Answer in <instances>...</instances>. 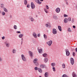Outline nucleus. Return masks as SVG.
Returning <instances> with one entry per match:
<instances>
[{"instance_id": "1", "label": "nucleus", "mask_w": 77, "mask_h": 77, "mask_svg": "<svg viewBox=\"0 0 77 77\" xmlns=\"http://www.w3.org/2000/svg\"><path fill=\"white\" fill-rule=\"evenodd\" d=\"M65 51L66 53V56H69V54H70V53H69V49H65Z\"/></svg>"}, {"instance_id": "2", "label": "nucleus", "mask_w": 77, "mask_h": 77, "mask_svg": "<svg viewBox=\"0 0 77 77\" xmlns=\"http://www.w3.org/2000/svg\"><path fill=\"white\" fill-rule=\"evenodd\" d=\"M22 59L23 61L24 62H26L27 61V59L25 57L24 55L23 54H22L21 55Z\"/></svg>"}, {"instance_id": "3", "label": "nucleus", "mask_w": 77, "mask_h": 77, "mask_svg": "<svg viewBox=\"0 0 77 77\" xmlns=\"http://www.w3.org/2000/svg\"><path fill=\"white\" fill-rule=\"evenodd\" d=\"M46 43L49 46H51V45L52 43H53V41H52V40H50V41Z\"/></svg>"}, {"instance_id": "4", "label": "nucleus", "mask_w": 77, "mask_h": 77, "mask_svg": "<svg viewBox=\"0 0 77 77\" xmlns=\"http://www.w3.org/2000/svg\"><path fill=\"white\" fill-rule=\"evenodd\" d=\"M52 33L54 35H56V34H57V30L55 29L54 28L53 29Z\"/></svg>"}, {"instance_id": "5", "label": "nucleus", "mask_w": 77, "mask_h": 77, "mask_svg": "<svg viewBox=\"0 0 77 77\" xmlns=\"http://www.w3.org/2000/svg\"><path fill=\"white\" fill-rule=\"evenodd\" d=\"M70 62L71 64L73 65L74 63V59L72 58H70Z\"/></svg>"}, {"instance_id": "6", "label": "nucleus", "mask_w": 77, "mask_h": 77, "mask_svg": "<svg viewBox=\"0 0 77 77\" xmlns=\"http://www.w3.org/2000/svg\"><path fill=\"white\" fill-rule=\"evenodd\" d=\"M45 7L46 8V9L45 8L44 11L46 13H48V11H47V9H49V7L47 5H46Z\"/></svg>"}, {"instance_id": "7", "label": "nucleus", "mask_w": 77, "mask_h": 77, "mask_svg": "<svg viewBox=\"0 0 77 77\" xmlns=\"http://www.w3.org/2000/svg\"><path fill=\"white\" fill-rule=\"evenodd\" d=\"M31 7L32 9H35V4L33 2H31Z\"/></svg>"}, {"instance_id": "8", "label": "nucleus", "mask_w": 77, "mask_h": 77, "mask_svg": "<svg viewBox=\"0 0 77 77\" xmlns=\"http://www.w3.org/2000/svg\"><path fill=\"white\" fill-rule=\"evenodd\" d=\"M5 44L7 47H9V45H10V43L8 42H5Z\"/></svg>"}, {"instance_id": "9", "label": "nucleus", "mask_w": 77, "mask_h": 77, "mask_svg": "<svg viewBox=\"0 0 77 77\" xmlns=\"http://www.w3.org/2000/svg\"><path fill=\"white\" fill-rule=\"evenodd\" d=\"M35 1L38 4V5H41V2H40L39 0H35Z\"/></svg>"}, {"instance_id": "10", "label": "nucleus", "mask_w": 77, "mask_h": 77, "mask_svg": "<svg viewBox=\"0 0 77 77\" xmlns=\"http://www.w3.org/2000/svg\"><path fill=\"white\" fill-rule=\"evenodd\" d=\"M29 54L30 56H31V57H33V52H32V51H29Z\"/></svg>"}, {"instance_id": "11", "label": "nucleus", "mask_w": 77, "mask_h": 77, "mask_svg": "<svg viewBox=\"0 0 77 77\" xmlns=\"http://www.w3.org/2000/svg\"><path fill=\"white\" fill-rule=\"evenodd\" d=\"M60 9L59 8H57L56 9L55 11L57 13H59L60 12Z\"/></svg>"}, {"instance_id": "12", "label": "nucleus", "mask_w": 77, "mask_h": 77, "mask_svg": "<svg viewBox=\"0 0 77 77\" xmlns=\"http://www.w3.org/2000/svg\"><path fill=\"white\" fill-rule=\"evenodd\" d=\"M33 36H34L35 38H37V36H36V33L35 32H33L32 33Z\"/></svg>"}, {"instance_id": "13", "label": "nucleus", "mask_w": 77, "mask_h": 77, "mask_svg": "<svg viewBox=\"0 0 77 77\" xmlns=\"http://www.w3.org/2000/svg\"><path fill=\"white\" fill-rule=\"evenodd\" d=\"M64 21L65 23H67L68 22V19L66 18L64 19Z\"/></svg>"}, {"instance_id": "14", "label": "nucleus", "mask_w": 77, "mask_h": 77, "mask_svg": "<svg viewBox=\"0 0 77 77\" xmlns=\"http://www.w3.org/2000/svg\"><path fill=\"white\" fill-rule=\"evenodd\" d=\"M48 58H45L44 59V61L45 62V63H47V62H48Z\"/></svg>"}, {"instance_id": "15", "label": "nucleus", "mask_w": 77, "mask_h": 77, "mask_svg": "<svg viewBox=\"0 0 77 77\" xmlns=\"http://www.w3.org/2000/svg\"><path fill=\"white\" fill-rule=\"evenodd\" d=\"M42 56H43V57H46L47 56H48V55L47 53H45L42 54Z\"/></svg>"}, {"instance_id": "16", "label": "nucleus", "mask_w": 77, "mask_h": 77, "mask_svg": "<svg viewBox=\"0 0 77 77\" xmlns=\"http://www.w3.org/2000/svg\"><path fill=\"white\" fill-rule=\"evenodd\" d=\"M40 67L41 68H44L45 67V65L44 64H42L40 65Z\"/></svg>"}, {"instance_id": "17", "label": "nucleus", "mask_w": 77, "mask_h": 77, "mask_svg": "<svg viewBox=\"0 0 77 77\" xmlns=\"http://www.w3.org/2000/svg\"><path fill=\"white\" fill-rule=\"evenodd\" d=\"M1 8H2V9H3L4 8H5V5H4V4H1Z\"/></svg>"}, {"instance_id": "18", "label": "nucleus", "mask_w": 77, "mask_h": 77, "mask_svg": "<svg viewBox=\"0 0 77 77\" xmlns=\"http://www.w3.org/2000/svg\"><path fill=\"white\" fill-rule=\"evenodd\" d=\"M45 77H48V73L46 72L45 74Z\"/></svg>"}, {"instance_id": "19", "label": "nucleus", "mask_w": 77, "mask_h": 77, "mask_svg": "<svg viewBox=\"0 0 77 77\" xmlns=\"http://www.w3.org/2000/svg\"><path fill=\"white\" fill-rule=\"evenodd\" d=\"M38 70L39 72H40V73H42V69H41V68H38Z\"/></svg>"}, {"instance_id": "20", "label": "nucleus", "mask_w": 77, "mask_h": 77, "mask_svg": "<svg viewBox=\"0 0 77 77\" xmlns=\"http://www.w3.org/2000/svg\"><path fill=\"white\" fill-rule=\"evenodd\" d=\"M12 51L13 54H15V53H16V51H17L16 50V49H14L12 50Z\"/></svg>"}, {"instance_id": "21", "label": "nucleus", "mask_w": 77, "mask_h": 77, "mask_svg": "<svg viewBox=\"0 0 77 77\" xmlns=\"http://www.w3.org/2000/svg\"><path fill=\"white\" fill-rule=\"evenodd\" d=\"M38 51L39 53H42V49L40 48V49L38 50Z\"/></svg>"}, {"instance_id": "22", "label": "nucleus", "mask_w": 77, "mask_h": 77, "mask_svg": "<svg viewBox=\"0 0 77 77\" xmlns=\"http://www.w3.org/2000/svg\"><path fill=\"white\" fill-rule=\"evenodd\" d=\"M58 29L60 31V32H61L62 31V27H61L60 26H58Z\"/></svg>"}, {"instance_id": "23", "label": "nucleus", "mask_w": 77, "mask_h": 77, "mask_svg": "<svg viewBox=\"0 0 77 77\" xmlns=\"http://www.w3.org/2000/svg\"><path fill=\"white\" fill-rule=\"evenodd\" d=\"M29 19H30L31 20V21L33 22L34 21V19L32 17H29Z\"/></svg>"}, {"instance_id": "24", "label": "nucleus", "mask_w": 77, "mask_h": 77, "mask_svg": "<svg viewBox=\"0 0 77 77\" xmlns=\"http://www.w3.org/2000/svg\"><path fill=\"white\" fill-rule=\"evenodd\" d=\"M53 18H54V19H55V20H57V16L54 15L53 16Z\"/></svg>"}, {"instance_id": "25", "label": "nucleus", "mask_w": 77, "mask_h": 77, "mask_svg": "<svg viewBox=\"0 0 77 77\" xmlns=\"http://www.w3.org/2000/svg\"><path fill=\"white\" fill-rule=\"evenodd\" d=\"M23 36H24V34H20L19 35V37L20 38H22V37H23Z\"/></svg>"}, {"instance_id": "26", "label": "nucleus", "mask_w": 77, "mask_h": 77, "mask_svg": "<svg viewBox=\"0 0 77 77\" xmlns=\"http://www.w3.org/2000/svg\"><path fill=\"white\" fill-rule=\"evenodd\" d=\"M72 75L73 77H77V75L75 73H73L72 74Z\"/></svg>"}, {"instance_id": "27", "label": "nucleus", "mask_w": 77, "mask_h": 77, "mask_svg": "<svg viewBox=\"0 0 77 77\" xmlns=\"http://www.w3.org/2000/svg\"><path fill=\"white\" fill-rule=\"evenodd\" d=\"M4 11L5 12H8V9H6L5 8H4Z\"/></svg>"}, {"instance_id": "28", "label": "nucleus", "mask_w": 77, "mask_h": 77, "mask_svg": "<svg viewBox=\"0 0 77 77\" xmlns=\"http://www.w3.org/2000/svg\"><path fill=\"white\" fill-rule=\"evenodd\" d=\"M51 65L52 66H53V67H54V66L56 65V64L55 63H52L51 64Z\"/></svg>"}, {"instance_id": "29", "label": "nucleus", "mask_w": 77, "mask_h": 77, "mask_svg": "<svg viewBox=\"0 0 77 77\" xmlns=\"http://www.w3.org/2000/svg\"><path fill=\"white\" fill-rule=\"evenodd\" d=\"M24 3L25 5H26L27 4V1L26 0H24Z\"/></svg>"}, {"instance_id": "30", "label": "nucleus", "mask_w": 77, "mask_h": 77, "mask_svg": "<svg viewBox=\"0 0 77 77\" xmlns=\"http://www.w3.org/2000/svg\"><path fill=\"white\" fill-rule=\"evenodd\" d=\"M37 61H38V59L36 58L34 60L33 62L34 63H36Z\"/></svg>"}, {"instance_id": "31", "label": "nucleus", "mask_w": 77, "mask_h": 77, "mask_svg": "<svg viewBox=\"0 0 77 77\" xmlns=\"http://www.w3.org/2000/svg\"><path fill=\"white\" fill-rule=\"evenodd\" d=\"M14 29L15 30H17V25H14Z\"/></svg>"}, {"instance_id": "32", "label": "nucleus", "mask_w": 77, "mask_h": 77, "mask_svg": "<svg viewBox=\"0 0 77 77\" xmlns=\"http://www.w3.org/2000/svg\"><path fill=\"white\" fill-rule=\"evenodd\" d=\"M5 13L4 11H2V16H4V15H5Z\"/></svg>"}, {"instance_id": "33", "label": "nucleus", "mask_w": 77, "mask_h": 77, "mask_svg": "<svg viewBox=\"0 0 77 77\" xmlns=\"http://www.w3.org/2000/svg\"><path fill=\"white\" fill-rule=\"evenodd\" d=\"M43 36L44 38H45V39H47V35H46L44 34Z\"/></svg>"}, {"instance_id": "34", "label": "nucleus", "mask_w": 77, "mask_h": 77, "mask_svg": "<svg viewBox=\"0 0 77 77\" xmlns=\"http://www.w3.org/2000/svg\"><path fill=\"white\" fill-rule=\"evenodd\" d=\"M62 66V67L63 68H65V64H64V63L63 64Z\"/></svg>"}, {"instance_id": "35", "label": "nucleus", "mask_w": 77, "mask_h": 77, "mask_svg": "<svg viewBox=\"0 0 77 77\" xmlns=\"http://www.w3.org/2000/svg\"><path fill=\"white\" fill-rule=\"evenodd\" d=\"M3 61V58L2 57H0V62H2Z\"/></svg>"}, {"instance_id": "36", "label": "nucleus", "mask_w": 77, "mask_h": 77, "mask_svg": "<svg viewBox=\"0 0 77 77\" xmlns=\"http://www.w3.org/2000/svg\"><path fill=\"white\" fill-rule=\"evenodd\" d=\"M35 65L36 66H38L39 65V63L38 62L35 63Z\"/></svg>"}, {"instance_id": "37", "label": "nucleus", "mask_w": 77, "mask_h": 77, "mask_svg": "<svg viewBox=\"0 0 77 77\" xmlns=\"http://www.w3.org/2000/svg\"><path fill=\"white\" fill-rule=\"evenodd\" d=\"M62 77H68V76H67V75H66V74H64L63 75Z\"/></svg>"}, {"instance_id": "38", "label": "nucleus", "mask_w": 77, "mask_h": 77, "mask_svg": "<svg viewBox=\"0 0 77 77\" xmlns=\"http://www.w3.org/2000/svg\"><path fill=\"white\" fill-rule=\"evenodd\" d=\"M52 69L53 70V71H54V72L56 71V69H55V67H52Z\"/></svg>"}, {"instance_id": "39", "label": "nucleus", "mask_w": 77, "mask_h": 77, "mask_svg": "<svg viewBox=\"0 0 77 77\" xmlns=\"http://www.w3.org/2000/svg\"><path fill=\"white\" fill-rule=\"evenodd\" d=\"M71 19L70 17H69L68 18V21H71Z\"/></svg>"}, {"instance_id": "40", "label": "nucleus", "mask_w": 77, "mask_h": 77, "mask_svg": "<svg viewBox=\"0 0 77 77\" xmlns=\"http://www.w3.org/2000/svg\"><path fill=\"white\" fill-rule=\"evenodd\" d=\"M34 69L36 71V70H38V68L37 67H35Z\"/></svg>"}, {"instance_id": "41", "label": "nucleus", "mask_w": 77, "mask_h": 77, "mask_svg": "<svg viewBox=\"0 0 77 77\" xmlns=\"http://www.w3.org/2000/svg\"><path fill=\"white\" fill-rule=\"evenodd\" d=\"M68 32H71V29H70V28H69L68 29Z\"/></svg>"}, {"instance_id": "42", "label": "nucleus", "mask_w": 77, "mask_h": 77, "mask_svg": "<svg viewBox=\"0 0 77 77\" xmlns=\"http://www.w3.org/2000/svg\"><path fill=\"white\" fill-rule=\"evenodd\" d=\"M72 23L74 22V18L72 19Z\"/></svg>"}, {"instance_id": "43", "label": "nucleus", "mask_w": 77, "mask_h": 77, "mask_svg": "<svg viewBox=\"0 0 77 77\" xmlns=\"http://www.w3.org/2000/svg\"><path fill=\"white\" fill-rule=\"evenodd\" d=\"M45 26L46 27H48V25L47 24H45Z\"/></svg>"}, {"instance_id": "44", "label": "nucleus", "mask_w": 77, "mask_h": 77, "mask_svg": "<svg viewBox=\"0 0 77 77\" xmlns=\"http://www.w3.org/2000/svg\"><path fill=\"white\" fill-rule=\"evenodd\" d=\"M41 36V34L39 33L38 34V37H39Z\"/></svg>"}, {"instance_id": "45", "label": "nucleus", "mask_w": 77, "mask_h": 77, "mask_svg": "<svg viewBox=\"0 0 77 77\" xmlns=\"http://www.w3.org/2000/svg\"><path fill=\"white\" fill-rule=\"evenodd\" d=\"M64 17H68V15H66V14H64Z\"/></svg>"}, {"instance_id": "46", "label": "nucleus", "mask_w": 77, "mask_h": 77, "mask_svg": "<svg viewBox=\"0 0 77 77\" xmlns=\"http://www.w3.org/2000/svg\"><path fill=\"white\" fill-rule=\"evenodd\" d=\"M75 52H73V56H75Z\"/></svg>"}, {"instance_id": "47", "label": "nucleus", "mask_w": 77, "mask_h": 77, "mask_svg": "<svg viewBox=\"0 0 77 77\" xmlns=\"http://www.w3.org/2000/svg\"><path fill=\"white\" fill-rule=\"evenodd\" d=\"M2 39H5V36H3V37L2 38Z\"/></svg>"}, {"instance_id": "48", "label": "nucleus", "mask_w": 77, "mask_h": 77, "mask_svg": "<svg viewBox=\"0 0 77 77\" xmlns=\"http://www.w3.org/2000/svg\"><path fill=\"white\" fill-rule=\"evenodd\" d=\"M17 33H21V32H20V31H17Z\"/></svg>"}, {"instance_id": "49", "label": "nucleus", "mask_w": 77, "mask_h": 77, "mask_svg": "<svg viewBox=\"0 0 77 77\" xmlns=\"http://www.w3.org/2000/svg\"><path fill=\"white\" fill-rule=\"evenodd\" d=\"M72 27L73 28V29H75V26L74 25L72 26Z\"/></svg>"}, {"instance_id": "50", "label": "nucleus", "mask_w": 77, "mask_h": 77, "mask_svg": "<svg viewBox=\"0 0 77 77\" xmlns=\"http://www.w3.org/2000/svg\"><path fill=\"white\" fill-rule=\"evenodd\" d=\"M27 8H29V7H30V5H29L28 4L27 6Z\"/></svg>"}, {"instance_id": "51", "label": "nucleus", "mask_w": 77, "mask_h": 77, "mask_svg": "<svg viewBox=\"0 0 77 77\" xmlns=\"http://www.w3.org/2000/svg\"><path fill=\"white\" fill-rule=\"evenodd\" d=\"M21 40H22V42H21V45H22L23 44V38H22Z\"/></svg>"}, {"instance_id": "52", "label": "nucleus", "mask_w": 77, "mask_h": 77, "mask_svg": "<svg viewBox=\"0 0 77 77\" xmlns=\"http://www.w3.org/2000/svg\"><path fill=\"white\" fill-rule=\"evenodd\" d=\"M75 50L76 52H77V48H75Z\"/></svg>"}, {"instance_id": "53", "label": "nucleus", "mask_w": 77, "mask_h": 77, "mask_svg": "<svg viewBox=\"0 0 77 77\" xmlns=\"http://www.w3.org/2000/svg\"><path fill=\"white\" fill-rule=\"evenodd\" d=\"M66 4L67 5H68V2H67L66 3Z\"/></svg>"}, {"instance_id": "54", "label": "nucleus", "mask_w": 77, "mask_h": 77, "mask_svg": "<svg viewBox=\"0 0 77 77\" xmlns=\"http://www.w3.org/2000/svg\"><path fill=\"white\" fill-rule=\"evenodd\" d=\"M0 14H2V11L0 10Z\"/></svg>"}, {"instance_id": "55", "label": "nucleus", "mask_w": 77, "mask_h": 77, "mask_svg": "<svg viewBox=\"0 0 77 77\" xmlns=\"http://www.w3.org/2000/svg\"><path fill=\"white\" fill-rule=\"evenodd\" d=\"M41 2H43L44 0H40Z\"/></svg>"}, {"instance_id": "56", "label": "nucleus", "mask_w": 77, "mask_h": 77, "mask_svg": "<svg viewBox=\"0 0 77 77\" xmlns=\"http://www.w3.org/2000/svg\"><path fill=\"white\" fill-rule=\"evenodd\" d=\"M10 18H12V16L11 15L10 16Z\"/></svg>"}, {"instance_id": "57", "label": "nucleus", "mask_w": 77, "mask_h": 77, "mask_svg": "<svg viewBox=\"0 0 77 77\" xmlns=\"http://www.w3.org/2000/svg\"><path fill=\"white\" fill-rule=\"evenodd\" d=\"M65 2H67V1H68V0H65Z\"/></svg>"}, {"instance_id": "58", "label": "nucleus", "mask_w": 77, "mask_h": 77, "mask_svg": "<svg viewBox=\"0 0 77 77\" xmlns=\"http://www.w3.org/2000/svg\"><path fill=\"white\" fill-rule=\"evenodd\" d=\"M36 17L37 18V17H38V15H36Z\"/></svg>"}, {"instance_id": "59", "label": "nucleus", "mask_w": 77, "mask_h": 77, "mask_svg": "<svg viewBox=\"0 0 77 77\" xmlns=\"http://www.w3.org/2000/svg\"><path fill=\"white\" fill-rule=\"evenodd\" d=\"M47 32H48V30H47Z\"/></svg>"}, {"instance_id": "60", "label": "nucleus", "mask_w": 77, "mask_h": 77, "mask_svg": "<svg viewBox=\"0 0 77 77\" xmlns=\"http://www.w3.org/2000/svg\"><path fill=\"white\" fill-rule=\"evenodd\" d=\"M76 8L77 9V6H76Z\"/></svg>"}]
</instances>
